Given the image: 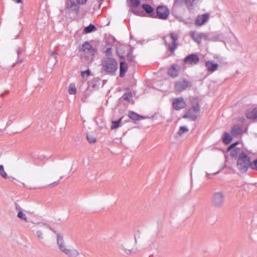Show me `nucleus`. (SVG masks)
Returning <instances> with one entry per match:
<instances>
[{
    "label": "nucleus",
    "instance_id": "obj_1",
    "mask_svg": "<svg viewBox=\"0 0 257 257\" xmlns=\"http://www.w3.org/2000/svg\"><path fill=\"white\" fill-rule=\"evenodd\" d=\"M101 72L111 76L115 75L118 69L117 61L113 58L107 57L101 61Z\"/></svg>",
    "mask_w": 257,
    "mask_h": 257
},
{
    "label": "nucleus",
    "instance_id": "obj_2",
    "mask_svg": "<svg viewBox=\"0 0 257 257\" xmlns=\"http://www.w3.org/2000/svg\"><path fill=\"white\" fill-rule=\"evenodd\" d=\"M79 52H84L86 55V61L90 63L94 61V56L97 53V49L92 46L88 41L84 42L78 48Z\"/></svg>",
    "mask_w": 257,
    "mask_h": 257
},
{
    "label": "nucleus",
    "instance_id": "obj_3",
    "mask_svg": "<svg viewBox=\"0 0 257 257\" xmlns=\"http://www.w3.org/2000/svg\"><path fill=\"white\" fill-rule=\"evenodd\" d=\"M169 36L172 40L171 43H168L165 40V37H164V44L168 50V51L166 52V55L167 57H169L172 55H174L175 50L179 46L178 41L179 40V37L178 35L177 34L175 33L174 32H170L169 34Z\"/></svg>",
    "mask_w": 257,
    "mask_h": 257
},
{
    "label": "nucleus",
    "instance_id": "obj_4",
    "mask_svg": "<svg viewBox=\"0 0 257 257\" xmlns=\"http://www.w3.org/2000/svg\"><path fill=\"white\" fill-rule=\"evenodd\" d=\"M251 163L250 158L245 153L242 152L237 158L236 166L241 173H244L250 168Z\"/></svg>",
    "mask_w": 257,
    "mask_h": 257
},
{
    "label": "nucleus",
    "instance_id": "obj_5",
    "mask_svg": "<svg viewBox=\"0 0 257 257\" xmlns=\"http://www.w3.org/2000/svg\"><path fill=\"white\" fill-rule=\"evenodd\" d=\"M225 203V195L222 191L214 192L211 197V206L216 209H220L223 207Z\"/></svg>",
    "mask_w": 257,
    "mask_h": 257
},
{
    "label": "nucleus",
    "instance_id": "obj_6",
    "mask_svg": "<svg viewBox=\"0 0 257 257\" xmlns=\"http://www.w3.org/2000/svg\"><path fill=\"white\" fill-rule=\"evenodd\" d=\"M57 244L60 250L68 257H77L79 255L76 249H68L65 247L63 235L60 233H57Z\"/></svg>",
    "mask_w": 257,
    "mask_h": 257
},
{
    "label": "nucleus",
    "instance_id": "obj_7",
    "mask_svg": "<svg viewBox=\"0 0 257 257\" xmlns=\"http://www.w3.org/2000/svg\"><path fill=\"white\" fill-rule=\"evenodd\" d=\"M126 3L131 8L130 11L136 16L146 17V15L138 7L140 5L141 0H127Z\"/></svg>",
    "mask_w": 257,
    "mask_h": 257
},
{
    "label": "nucleus",
    "instance_id": "obj_8",
    "mask_svg": "<svg viewBox=\"0 0 257 257\" xmlns=\"http://www.w3.org/2000/svg\"><path fill=\"white\" fill-rule=\"evenodd\" d=\"M170 14V10L166 6H159L155 11L154 18L161 20H167Z\"/></svg>",
    "mask_w": 257,
    "mask_h": 257
},
{
    "label": "nucleus",
    "instance_id": "obj_9",
    "mask_svg": "<svg viewBox=\"0 0 257 257\" xmlns=\"http://www.w3.org/2000/svg\"><path fill=\"white\" fill-rule=\"evenodd\" d=\"M65 9L69 13H74L76 15L80 13V6L74 0H65Z\"/></svg>",
    "mask_w": 257,
    "mask_h": 257
},
{
    "label": "nucleus",
    "instance_id": "obj_10",
    "mask_svg": "<svg viewBox=\"0 0 257 257\" xmlns=\"http://www.w3.org/2000/svg\"><path fill=\"white\" fill-rule=\"evenodd\" d=\"M192 87V83L184 78L176 81L174 84L175 89L178 92H182L186 88H191Z\"/></svg>",
    "mask_w": 257,
    "mask_h": 257
},
{
    "label": "nucleus",
    "instance_id": "obj_11",
    "mask_svg": "<svg viewBox=\"0 0 257 257\" xmlns=\"http://www.w3.org/2000/svg\"><path fill=\"white\" fill-rule=\"evenodd\" d=\"M200 110L195 108L194 106L189 108L183 115L182 118L188 119L191 121H195L200 113Z\"/></svg>",
    "mask_w": 257,
    "mask_h": 257
},
{
    "label": "nucleus",
    "instance_id": "obj_12",
    "mask_svg": "<svg viewBox=\"0 0 257 257\" xmlns=\"http://www.w3.org/2000/svg\"><path fill=\"white\" fill-rule=\"evenodd\" d=\"M200 58L196 53H192L187 55L183 59V62L185 64L194 65L198 63Z\"/></svg>",
    "mask_w": 257,
    "mask_h": 257
},
{
    "label": "nucleus",
    "instance_id": "obj_13",
    "mask_svg": "<svg viewBox=\"0 0 257 257\" xmlns=\"http://www.w3.org/2000/svg\"><path fill=\"white\" fill-rule=\"evenodd\" d=\"M186 106V102L182 97L174 98L172 102V107L175 110L183 109Z\"/></svg>",
    "mask_w": 257,
    "mask_h": 257
},
{
    "label": "nucleus",
    "instance_id": "obj_14",
    "mask_svg": "<svg viewBox=\"0 0 257 257\" xmlns=\"http://www.w3.org/2000/svg\"><path fill=\"white\" fill-rule=\"evenodd\" d=\"M141 8L146 12V17L154 18L155 9L152 6L148 4H143L142 5Z\"/></svg>",
    "mask_w": 257,
    "mask_h": 257
},
{
    "label": "nucleus",
    "instance_id": "obj_15",
    "mask_svg": "<svg viewBox=\"0 0 257 257\" xmlns=\"http://www.w3.org/2000/svg\"><path fill=\"white\" fill-rule=\"evenodd\" d=\"M209 18V15L207 13L198 15L195 20V24L198 26H202L208 21Z\"/></svg>",
    "mask_w": 257,
    "mask_h": 257
},
{
    "label": "nucleus",
    "instance_id": "obj_16",
    "mask_svg": "<svg viewBox=\"0 0 257 257\" xmlns=\"http://www.w3.org/2000/svg\"><path fill=\"white\" fill-rule=\"evenodd\" d=\"M179 67L177 64H173L168 68L167 74L172 78H175L179 75Z\"/></svg>",
    "mask_w": 257,
    "mask_h": 257
},
{
    "label": "nucleus",
    "instance_id": "obj_17",
    "mask_svg": "<svg viewBox=\"0 0 257 257\" xmlns=\"http://www.w3.org/2000/svg\"><path fill=\"white\" fill-rule=\"evenodd\" d=\"M205 66L206 70L211 73L214 72L218 67V64L217 63L211 60L206 61Z\"/></svg>",
    "mask_w": 257,
    "mask_h": 257
},
{
    "label": "nucleus",
    "instance_id": "obj_18",
    "mask_svg": "<svg viewBox=\"0 0 257 257\" xmlns=\"http://www.w3.org/2000/svg\"><path fill=\"white\" fill-rule=\"evenodd\" d=\"M128 70V66L125 60L120 61L119 62V77H123Z\"/></svg>",
    "mask_w": 257,
    "mask_h": 257
},
{
    "label": "nucleus",
    "instance_id": "obj_19",
    "mask_svg": "<svg viewBox=\"0 0 257 257\" xmlns=\"http://www.w3.org/2000/svg\"><path fill=\"white\" fill-rule=\"evenodd\" d=\"M100 79L98 77L94 78L88 82V88H90L91 91L95 90L98 88Z\"/></svg>",
    "mask_w": 257,
    "mask_h": 257
},
{
    "label": "nucleus",
    "instance_id": "obj_20",
    "mask_svg": "<svg viewBox=\"0 0 257 257\" xmlns=\"http://www.w3.org/2000/svg\"><path fill=\"white\" fill-rule=\"evenodd\" d=\"M134 49V47L130 46V48L127 50L126 57V60L128 62L135 64L137 62L135 60V56L133 55Z\"/></svg>",
    "mask_w": 257,
    "mask_h": 257
},
{
    "label": "nucleus",
    "instance_id": "obj_21",
    "mask_svg": "<svg viewBox=\"0 0 257 257\" xmlns=\"http://www.w3.org/2000/svg\"><path fill=\"white\" fill-rule=\"evenodd\" d=\"M195 0H175V3L176 5H182L184 4L189 10H192L193 7V3Z\"/></svg>",
    "mask_w": 257,
    "mask_h": 257
},
{
    "label": "nucleus",
    "instance_id": "obj_22",
    "mask_svg": "<svg viewBox=\"0 0 257 257\" xmlns=\"http://www.w3.org/2000/svg\"><path fill=\"white\" fill-rule=\"evenodd\" d=\"M128 116L134 123H136L137 121L145 118L143 116H142L133 111H130L128 112Z\"/></svg>",
    "mask_w": 257,
    "mask_h": 257
},
{
    "label": "nucleus",
    "instance_id": "obj_23",
    "mask_svg": "<svg viewBox=\"0 0 257 257\" xmlns=\"http://www.w3.org/2000/svg\"><path fill=\"white\" fill-rule=\"evenodd\" d=\"M245 115L248 119H250L257 118V107H254L251 111L246 110Z\"/></svg>",
    "mask_w": 257,
    "mask_h": 257
},
{
    "label": "nucleus",
    "instance_id": "obj_24",
    "mask_svg": "<svg viewBox=\"0 0 257 257\" xmlns=\"http://www.w3.org/2000/svg\"><path fill=\"white\" fill-rule=\"evenodd\" d=\"M190 36L198 44L201 43V33H196L195 31L190 32Z\"/></svg>",
    "mask_w": 257,
    "mask_h": 257
},
{
    "label": "nucleus",
    "instance_id": "obj_25",
    "mask_svg": "<svg viewBox=\"0 0 257 257\" xmlns=\"http://www.w3.org/2000/svg\"><path fill=\"white\" fill-rule=\"evenodd\" d=\"M230 132L233 137H237L241 134L242 128L240 126L234 125L231 128Z\"/></svg>",
    "mask_w": 257,
    "mask_h": 257
},
{
    "label": "nucleus",
    "instance_id": "obj_26",
    "mask_svg": "<svg viewBox=\"0 0 257 257\" xmlns=\"http://www.w3.org/2000/svg\"><path fill=\"white\" fill-rule=\"evenodd\" d=\"M232 137L228 133L224 132L222 136V139L223 143L225 145L229 144L232 140Z\"/></svg>",
    "mask_w": 257,
    "mask_h": 257
},
{
    "label": "nucleus",
    "instance_id": "obj_27",
    "mask_svg": "<svg viewBox=\"0 0 257 257\" xmlns=\"http://www.w3.org/2000/svg\"><path fill=\"white\" fill-rule=\"evenodd\" d=\"M190 104L191 107L194 106L195 108L200 110L201 107L199 105V101H198V97H193L190 99Z\"/></svg>",
    "mask_w": 257,
    "mask_h": 257
},
{
    "label": "nucleus",
    "instance_id": "obj_28",
    "mask_svg": "<svg viewBox=\"0 0 257 257\" xmlns=\"http://www.w3.org/2000/svg\"><path fill=\"white\" fill-rule=\"evenodd\" d=\"M96 30V26L92 24H90L88 26L85 27L83 29V33L88 34L93 32Z\"/></svg>",
    "mask_w": 257,
    "mask_h": 257
},
{
    "label": "nucleus",
    "instance_id": "obj_29",
    "mask_svg": "<svg viewBox=\"0 0 257 257\" xmlns=\"http://www.w3.org/2000/svg\"><path fill=\"white\" fill-rule=\"evenodd\" d=\"M95 121L100 130L106 127V122L102 118H99L98 119H95Z\"/></svg>",
    "mask_w": 257,
    "mask_h": 257
},
{
    "label": "nucleus",
    "instance_id": "obj_30",
    "mask_svg": "<svg viewBox=\"0 0 257 257\" xmlns=\"http://www.w3.org/2000/svg\"><path fill=\"white\" fill-rule=\"evenodd\" d=\"M123 116L120 117L118 120H113L112 121V125L111 126V129L114 130L116 129L119 126H121V122L122 121Z\"/></svg>",
    "mask_w": 257,
    "mask_h": 257
},
{
    "label": "nucleus",
    "instance_id": "obj_31",
    "mask_svg": "<svg viewBox=\"0 0 257 257\" xmlns=\"http://www.w3.org/2000/svg\"><path fill=\"white\" fill-rule=\"evenodd\" d=\"M230 152V155L232 157H236L238 155L239 156L240 154L243 152L240 148L238 147L235 148Z\"/></svg>",
    "mask_w": 257,
    "mask_h": 257
},
{
    "label": "nucleus",
    "instance_id": "obj_32",
    "mask_svg": "<svg viewBox=\"0 0 257 257\" xmlns=\"http://www.w3.org/2000/svg\"><path fill=\"white\" fill-rule=\"evenodd\" d=\"M189 132V129L186 126H181L179 129L177 134L181 136L183 134L187 133Z\"/></svg>",
    "mask_w": 257,
    "mask_h": 257
},
{
    "label": "nucleus",
    "instance_id": "obj_33",
    "mask_svg": "<svg viewBox=\"0 0 257 257\" xmlns=\"http://www.w3.org/2000/svg\"><path fill=\"white\" fill-rule=\"evenodd\" d=\"M221 35L217 33H210V41H217L219 40Z\"/></svg>",
    "mask_w": 257,
    "mask_h": 257
},
{
    "label": "nucleus",
    "instance_id": "obj_34",
    "mask_svg": "<svg viewBox=\"0 0 257 257\" xmlns=\"http://www.w3.org/2000/svg\"><path fill=\"white\" fill-rule=\"evenodd\" d=\"M116 53L117 55L122 60L124 59V54L122 52L121 48H117L116 50Z\"/></svg>",
    "mask_w": 257,
    "mask_h": 257
},
{
    "label": "nucleus",
    "instance_id": "obj_35",
    "mask_svg": "<svg viewBox=\"0 0 257 257\" xmlns=\"http://www.w3.org/2000/svg\"><path fill=\"white\" fill-rule=\"evenodd\" d=\"M68 92L70 94H75L76 93V88L75 85L74 84H70Z\"/></svg>",
    "mask_w": 257,
    "mask_h": 257
},
{
    "label": "nucleus",
    "instance_id": "obj_36",
    "mask_svg": "<svg viewBox=\"0 0 257 257\" xmlns=\"http://www.w3.org/2000/svg\"><path fill=\"white\" fill-rule=\"evenodd\" d=\"M131 98H132V93L131 92L124 93L122 96V98L127 101H130Z\"/></svg>",
    "mask_w": 257,
    "mask_h": 257
},
{
    "label": "nucleus",
    "instance_id": "obj_37",
    "mask_svg": "<svg viewBox=\"0 0 257 257\" xmlns=\"http://www.w3.org/2000/svg\"><path fill=\"white\" fill-rule=\"evenodd\" d=\"M0 175L4 179H6L8 177L7 174L5 171L4 166L2 165H0Z\"/></svg>",
    "mask_w": 257,
    "mask_h": 257
},
{
    "label": "nucleus",
    "instance_id": "obj_38",
    "mask_svg": "<svg viewBox=\"0 0 257 257\" xmlns=\"http://www.w3.org/2000/svg\"><path fill=\"white\" fill-rule=\"evenodd\" d=\"M17 217L21 219V220H23L26 222H28L26 215L25 213L23 212V211L22 212H18L17 214Z\"/></svg>",
    "mask_w": 257,
    "mask_h": 257
},
{
    "label": "nucleus",
    "instance_id": "obj_39",
    "mask_svg": "<svg viewBox=\"0 0 257 257\" xmlns=\"http://www.w3.org/2000/svg\"><path fill=\"white\" fill-rule=\"evenodd\" d=\"M250 168L257 171V158L251 162Z\"/></svg>",
    "mask_w": 257,
    "mask_h": 257
},
{
    "label": "nucleus",
    "instance_id": "obj_40",
    "mask_svg": "<svg viewBox=\"0 0 257 257\" xmlns=\"http://www.w3.org/2000/svg\"><path fill=\"white\" fill-rule=\"evenodd\" d=\"M90 75L91 71L89 69H87L86 70L82 71L81 72V75L83 78H85V76H86V77H88Z\"/></svg>",
    "mask_w": 257,
    "mask_h": 257
},
{
    "label": "nucleus",
    "instance_id": "obj_41",
    "mask_svg": "<svg viewBox=\"0 0 257 257\" xmlns=\"http://www.w3.org/2000/svg\"><path fill=\"white\" fill-rule=\"evenodd\" d=\"M204 39L205 40L210 41V34H206L201 33V40Z\"/></svg>",
    "mask_w": 257,
    "mask_h": 257
},
{
    "label": "nucleus",
    "instance_id": "obj_42",
    "mask_svg": "<svg viewBox=\"0 0 257 257\" xmlns=\"http://www.w3.org/2000/svg\"><path fill=\"white\" fill-rule=\"evenodd\" d=\"M87 139L89 143H94L96 142V138L91 136L87 135Z\"/></svg>",
    "mask_w": 257,
    "mask_h": 257
},
{
    "label": "nucleus",
    "instance_id": "obj_43",
    "mask_svg": "<svg viewBox=\"0 0 257 257\" xmlns=\"http://www.w3.org/2000/svg\"><path fill=\"white\" fill-rule=\"evenodd\" d=\"M115 39L114 38V37L110 36L106 40V43L107 44L110 45L112 44L115 41Z\"/></svg>",
    "mask_w": 257,
    "mask_h": 257
},
{
    "label": "nucleus",
    "instance_id": "obj_44",
    "mask_svg": "<svg viewBox=\"0 0 257 257\" xmlns=\"http://www.w3.org/2000/svg\"><path fill=\"white\" fill-rule=\"evenodd\" d=\"M105 55L106 58L107 57H111L112 56V51L111 48H108L105 51Z\"/></svg>",
    "mask_w": 257,
    "mask_h": 257
},
{
    "label": "nucleus",
    "instance_id": "obj_45",
    "mask_svg": "<svg viewBox=\"0 0 257 257\" xmlns=\"http://www.w3.org/2000/svg\"><path fill=\"white\" fill-rule=\"evenodd\" d=\"M235 148H237L236 146L235 145V144L232 143L230 146H229L226 150V152H228L232 150L233 149H234Z\"/></svg>",
    "mask_w": 257,
    "mask_h": 257
},
{
    "label": "nucleus",
    "instance_id": "obj_46",
    "mask_svg": "<svg viewBox=\"0 0 257 257\" xmlns=\"http://www.w3.org/2000/svg\"><path fill=\"white\" fill-rule=\"evenodd\" d=\"M235 148H237L236 146L235 145V144L232 143L230 146H229L226 150V152H228L232 150L233 149H234Z\"/></svg>",
    "mask_w": 257,
    "mask_h": 257
},
{
    "label": "nucleus",
    "instance_id": "obj_47",
    "mask_svg": "<svg viewBox=\"0 0 257 257\" xmlns=\"http://www.w3.org/2000/svg\"><path fill=\"white\" fill-rule=\"evenodd\" d=\"M15 209L18 212H22L23 211L22 208L17 203L15 202Z\"/></svg>",
    "mask_w": 257,
    "mask_h": 257
},
{
    "label": "nucleus",
    "instance_id": "obj_48",
    "mask_svg": "<svg viewBox=\"0 0 257 257\" xmlns=\"http://www.w3.org/2000/svg\"><path fill=\"white\" fill-rule=\"evenodd\" d=\"M175 17L179 22H182L185 24H187L188 23V22H187L186 20H184L181 16H175Z\"/></svg>",
    "mask_w": 257,
    "mask_h": 257
},
{
    "label": "nucleus",
    "instance_id": "obj_49",
    "mask_svg": "<svg viewBox=\"0 0 257 257\" xmlns=\"http://www.w3.org/2000/svg\"><path fill=\"white\" fill-rule=\"evenodd\" d=\"M23 61V59H21L20 57V56H17V61L16 62V63H14L12 67H14L17 64L22 62Z\"/></svg>",
    "mask_w": 257,
    "mask_h": 257
},
{
    "label": "nucleus",
    "instance_id": "obj_50",
    "mask_svg": "<svg viewBox=\"0 0 257 257\" xmlns=\"http://www.w3.org/2000/svg\"><path fill=\"white\" fill-rule=\"evenodd\" d=\"M76 1L77 2V3L80 5H85L87 0H76Z\"/></svg>",
    "mask_w": 257,
    "mask_h": 257
},
{
    "label": "nucleus",
    "instance_id": "obj_51",
    "mask_svg": "<svg viewBox=\"0 0 257 257\" xmlns=\"http://www.w3.org/2000/svg\"><path fill=\"white\" fill-rule=\"evenodd\" d=\"M15 119V116H14V115H11L9 117V121H8V123L11 124V123L12 122V120L13 119Z\"/></svg>",
    "mask_w": 257,
    "mask_h": 257
},
{
    "label": "nucleus",
    "instance_id": "obj_52",
    "mask_svg": "<svg viewBox=\"0 0 257 257\" xmlns=\"http://www.w3.org/2000/svg\"><path fill=\"white\" fill-rule=\"evenodd\" d=\"M37 235L38 236V237L39 238H42L43 237V234H42V232L40 230H38L37 231Z\"/></svg>",
    "mask_w": 257,
    "mask_h": 257
},
{
    "label": "nucleus",
    "instance_id": "obj_53",
    "mask_svg": "<svg viewBox=\"0 0 257 257\" xmlns=\"http://www.w3.org/2000/svg\"><path fill=\"white\" fill-rule=\"evenodd\" d=\"M51 55L54 58H57V56L58 55V53L55 52V51H53L52 52H51Z\"/></svg>",
    "mask_w": 257,
    "mask_h": 257
},
{
    "label": "nucleus",
    "instance_id": "obj_54",
    "mask_svg": "<svg viewBox=\"0 0 257 257\" xmlns=\"http://www.w3.org/2000/svg\"><path fill=\"white\" fill-rule=\"evenodd\" d=\"M18 56H20L21 53H22V49L21 47H19L17 51Z\"/></svg>",
    "mask_w": 257,
    "mask_h": 257
},
{
    "label": "nucleus",
    "instance_id": "obj_55",
    "mask_svg": "<svg viewBox=\"0 0 257 257\" xmlns=\"http://www.w3.org/2000/svg\"><path fill=\"white\" fill-rule=\"evenodd\" d=\"M59 181H60L59 180H58L57 181H55V182L50 184L49 185L51 186L57 185H58L59 184Z\"/></svg>",
    "mask_w": 257,
    "mask_h": 257
},
{
    "label": "nucleus",
    "instance_id": "obj_56",
    "mask_svg": "<svg viewBox=\"0 0 257 257\" xmlns=\"http://www.w3.org/2000/svg\"><path fill=\"white\" fill-rule=\"evenodd\" d=\"M48 228L51 230H52L53 232H54L56 234V235H57V232L56 231H55L53 228H52L51 226H48Z\"/></svg>",
    "mask_w": 257,
    "mask_h": 257
},
{
    "label": "nucleus",
    "instance_id": "obj_57",
    "mask_svg": "<svg viewBox=\"0 0 257 257\" xmlns=\"http://www.w3.org/2000/svg\"><path fill=\"white\" fill-rule=\"evenodd\" d=\"M245 118L243 117H241L239 118V121L243 122Z\"/></svg>",
    "mask_w": 257,
    "mask_h": 257
},
{
    "label": "nucleus",
    "instance_id": "obj_58",
    "mask_svg": "<svg viewBox=\"0 0 257 257\" xmlns=\"http://www.w3.org/2000/svg\"><path fill=\"white\" fill-rule=\"evenodd\" d=\"M81 100H82V101H83V102H86V98H83H83H81Z\"/></svg>",
    "mask_w": 257,
    "mask_h": 257
},
{
    "label": "nucleus",
    "instance_id": "obj_59",
    "mask_svg": "<svg viewBox=\"0 0 257 257\" xmlns=\"http://www.w3.org/2000/svg\"><path fill=\"white\" fill-rule=\"evenodd\" d=\"M206 176H207V177L208 178H210V177H210V176H211V174H210L208 173L207 172H206Z\"/></svg>",
    "mask_w": 257,
    "mask_h": 257
},
{
    "label": "nucleus",
    "instance_id": "obj_60",
    "mask_svg": "<svg viewBox=\"0 0 257 257\" xmlns=\"http://www.w3.org/2000/svg\"><path fill=\"white\" fill-rule=\"evenodd\" d=\"M104 0H100V3H99V8H100V6H101V5L102 4V2Z\"/></svg>",
    "mask_w": 257,
    "mask_h": 257
},
{
    "label": "nucleus",
    "instance_id": "obj_61",
    "mask_svg": "<svg viewBox=\"0 0 257 257\" xmlns=\"http://www.w3.org/2000/svg\"><path fill=\"white\" fill-rule=\"evenodd\" d=\"M234 144H235V145L236 146L238 144H239V142L238 141H236L234 143H233Z\"/></svg>",
    "mask_w": 257,
    "mask_h": 257
},
{
    "label": "nucleus",
    "instance_id": "obj_62",
    "mask_svg": "<svg viewBox=\"0 0 257 257\" xmlns=\"http://www.w3.org/2000/svg\"><path fill=\"white\" fill-rule=\"evenodd\" d=\"M219 172V171H217V172H216V173H214L213 175H216V174H218Z\"/></svg>",
    "mask_w": 257,
    "mask_h": 257
},
{
    "label": "nucleus",
    "instance_id": "obj_63",
    "mask_svg": "<svg viewBox=\"0 0 257 257\" xmlns=\"http://www.w3.org/2000/svg\"><path fill=\"white\" fill-rule=\"evenodd\" d=\"M129 252H130V253H131L132 252V250H129Z\"/></svg>",
    "mask_w": 257,
    "mask_h": 257
},
{
    "label": "nucleus",
    "instance_id": "obj_64",
    "mask_svg": "<svg viewBox=\"0 0 257 257\" xmlns=\"http://www.w3.org/2000/svg\"><path fill=\"white\" fill-rule=\"evenodd\" d=\"M106 81L105 80H104L103 81V83H105Z\"/></svg>",
    "mask_w": 257,
    "mask_h": 257
}]
</instances>
